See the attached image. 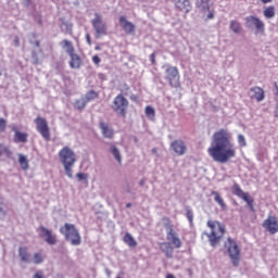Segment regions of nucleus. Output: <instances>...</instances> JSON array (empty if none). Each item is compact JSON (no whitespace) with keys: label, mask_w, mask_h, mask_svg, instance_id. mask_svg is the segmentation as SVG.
Returning <instances> with one entry per match:
<instances>
[{"label":"nucleus","mask_w":278,"mask_h":278,"mask_svg":"<svg viewBox=\"0 0 278 278\" xmlns=\"http://www.w3.org/2000/svg\"><path fill=\"white\" fill-rule=\"evenodd\" d=\"M245 25L247 27H253L254 25L255 29L260 31V34H264L265 31L264 22H262V20L253 15L245 17Z\"/></svg>","instance_id":"nucleus-14"},{"label":"nucleus","mask_w":278,"mask_h":278,"mask_svg":"<svg viewBox=\"0 0 278 278\" xmlns=\"http://www.w3.org/2000/svg\"><path fill=\"white\" fill-rule=\"evenodd\" d=\"M76 177L79 181H88V174L78 173Z\"/></svg>","instance_id":"nucleus-40"},{"label":"nucleus","mask_w":278,"mask_h":278,"mask_svg":"<svg viewBox=\"0 0 278 278\" xmlns=\"http://www.w3.org/2000/svg\"><path fill=\"white\" fill-rule=\"evenodd\" d=\"M237 140L240 147H247V139L243 137V135H238Z\"/></svg>","instance_id":"nucleus-39"},{"label":"nucleus","mask_w":278,"mask_h":278,"mask_svg":"<svg viewBox=\"0 0 278 278\" xmlns=\"http://www.w3.org/2000/svg\"><path fill=\"white\" fill-rule=\"evenodd\" d=\"M174 5L177 12H184V14H188L192 10L190 0H174Z\"/></svg>","instance_id":"nucleus-16"},{"label":"nucleus","mask_w":278,"mask_h":278,"mask_svg":"<svg viewBox=\"0 0 278 278\" xmlns=\"http://www.w3.org/2000/svg\"><path fill=\"white\" fill-rule=\"evenodd\" d=\"M36 47H40V41L35 42Z\"/></svg>","instance_id":"nucleus-51"},{"label":"nucleus","mask_w":278,"mask_h":278,"mask_svg":"<svg viewBox=\"0 0 278 278\" xmlns=\"http://www.w3.org/2000/svg\"><path fill=\"white\" fill-rule=\"evenodd\" d=\"M59 157L64 166L65 174L67 177L72 178L73 167L75 166V162H77V155L75 154V151L68 147H63L59 151Z\"/></svg>","instance_id":"nucleus-2"},{"label":"nucleus","mask_w":278,"mask_h":278,"mask_svg":"<svg viewBox=\"0 0 278 278\" xmlns=\"http://www.w3.org/2000/svg\"><path fill=\"white\" fill-rule=\"evenodd\" d=\"M123 240H124L125 244L130 247V249H134V248L138 247V242H136V239H134L129 232H127L124 236Z\"/></svg>","instance_id":"nucleus-28"},{"label":"nucleus","mask_w":278,"mask_h":278,"mask_svg":"<svg viewBox=\"0 0 278 278\" xmlns=\"http://www.w3.org/2000/svg\"><path fill=\"white\" fill-rule=\"evenodd\" d=\"M18 256L21 262L25 264H31V254L29 253V249L27 247H20Z\"/></svg>","instance_id":"nucleus-20"},{"label":"nucleus","mask_w":278,"mask_h":278,"mask_svg":"<svg viewBox=\"0 0 278 278\" xmlns=\"http://www.w3.org/2000/svg\"><path fill=\"white\" fill-rule=\"evenodd\" d=\"M253 94L251 96V99H255V101H264L265 94L264 89L262 87H253L250 89Z\"/></svg>","instance_id":"nucleus-22"},{"label":"nucleus","mask_w":278,"mask_h":278,"mask_svg":"<svg viewBox=\"0 0 278 278\" xmlns=\"http://www.w3.org/2000/svg\"><path fill=\"white\" fill-rule=\"evenodd\" d=\"M186 216L190 223H192V218H194V215L192 214L191 210H187Z\"/></svg>","instance_id":"nucleus-43"},{"label":"nucleus","mask_w":278,"mask_h":278,"mask_svg":"<svg viewBox=\"0 0 278 278\" xmlns=\"http://www.w3.org/2000/svg\"><path fill=\"white\" fill-rule=\"evenodd\" d=\"M18 162L22 170H29V161L26 155L18 154Z\"/></svg>","instance_id":"nucleus-29"},{"label":"nucleus","mask_w":278,"mask_h":278,"mask_svg":"<svg viewBox=\"0 0 278 278\" xmlns=\"http://www.w3.org/2000/svg\"><path fill=\"white\" fill-rule=\"evenodd\" d=\"M110 152L112 153L116 162H118V164L123 162V157L121 156V151H118V148H116V146H111Z\"/></svg>","instance_id":"nucleus-31"},{"label":"nucleus","mask_w":278,"mask_h":278,"mask_svg":"<svg viewBox=\"0 0 278 278\" xmlns=\"http://www.w3.org/2000/svg\"><path fill=\"white\" fill-rule=\"evenodd\" d=\"M61 29H65V34H70V36H73V24L68 22H63L61 24Z\"/></svg>","instance_id":"nucleus-35"},{"label":"nucleus","mask_w":278,"mask_h":278,"mask_svg":"<svg viewBox=\"0 0 278 278\" xmlns=\"http://www.w3.org/2000/svg\"><path fill=\"white\" fill-rule=\"evenodd\" d=\"M3 75V72L1 71V68H0V77Z\"/></svg>","instance_id":"nucleus-53"},{"label":"nucleus","mask_w":278,"mask_h":278,"mask_svg":"<svg viewBox=\"0 0 278 278\" xmlns=\"http://www.w3.org/2000/svg\"><path fill=\"white\" fill-rule=\"evenodd\" d=\"M212 194L214 197V201L218 203L219 207H222V210H227V204H225V200H223L220 193H218V191H212Z\"/></svg>","instance_id":"nucleus-26"},{"label":"nucleus","mask_w":278,"mask_h":278,"mask_svg":"<svg viewBox=\"0 0 278 278\" xmlns=\"http://www.w3.org/2000/svg\"><path fill=\"white\" fill-rule=\"evenodd\" d=\"M207 154L218 164H227L237 155L236 144L231 132L220 128L213 134L211 146L207 148Z\"/></svg>","instance_id":"nucleus-1"},{"label":"nucleus","mask_w":278,"mask_h":278,"mask_svg":"<svg viewBox=\"0 0 278 278\" xmlns=\"http://www.w3.org/2000/svg\"><path fill=\"white\" fill-rule=\"evenodd\" d=\"M207 227L211 228V233L207 236L211 247H216L223 236H225V226H222L219 222L208 220Z\"/></svg>","instance_id":"nucleus-4"},{"label":"nucleus","mask_w":278,"mask_h":278,"mask_svg":"<svg viewBox=\"0 0 278 278\" xmlns=\"http://www.w3.org/2000/svg\"><path fill=\"white\" fill-rule=\"evenodd\" d=\"M7 126H8V122L3 118H0V131H5Z\"/></svg>","instance_id":"nucleus-41"},{"label":"nucleus","mask_w":278,"mask_h":278,"mask_svg":"<svg viewBox=\"0 0 278 278\" xmlns=\"http://www.w3.org/2000/svg\"><path fill=\"white\" fill-rule=\"evenodd\" d=\"M170 149L178 156L186 155V151H188V147L186 146V142L181 139H176L172 141Z\"/></svg>","instance_id":"nucleus-15"},{"label":"nucleus","mask_w":278,"mask_h":278,"mask_svg":"<svg viewBox=\"0 0 278 278\" xmlns=\"http://www.w3.org/2000/svg\"><path fill=\"white\" fill-rule=\"evenodd\" d=\"M98 98H99V93H97V91H94V90H91L87 93L86 101H87V103H89V101H92Z\"/></svg>","instance_id":"nucleus-37"},{"label":"nucleus","mask_w":278,"mask_h":278,"mask_svg":"<svg viewBox=\"0 0 278 278\" xmlns=\"http://www.w3.org/2000/svg\"><path fill=\"white\" fill-rule=\"evenodd\" d=\"M119 25L122 29L125 31L127 35H131L136 33V25L134 23L127 21V17L122 15L119 17Z\"/></svg>","instance_id":"nucleus-17"},{"label":"nucleus","mask_w":278,"mask_h":278,"mask_svg":"<svg viewBox=\"0 0 278 278\" xmlns=\"http://www.w3.org/2000/svg\"><path fill=\"white\" fill-rule=\"evenodd\" d=\"M12 131H14V136H13V142H15L16 144H18L20 142L22 144H25L29 138V134L27 132H21L18 130V127L13 126L12 127Z\"/></svg>","instance_id":"nucleus-18"},{"label":"nucleus","mask_w":278,"mask_h":278,"mask_svg":"<svg viewBox=\"0 0 278 278\" xmlns=\"http://www.w3.org/2000/svg\"><path fill=\"white\" fill-rule=\"evenodd\" d=\"M150 62H151V64H153V66H155V64H157V61L155 60V52L150 54Z\"/></svg>","instance_id":"nucleus-44"},{"label":"nucleus","mask_w":278,"mask_h":278,"mask_svg":"<svg viewBox=\"0 0 278 278\" xmlns=\"http://www.w3.org/2000/svg\"><path fill=\"white\" fill-rule=\"evenodd\" d=\"M164 220L167 222L165 227L168 229L166 238L168 242H170L169 244H173L174 249H181V244H182L181 239H179V235H177L175 232V229H173V226H170V218L165 217Z\"/></svg>","instance_id":"nucleus-9"},{"label":"nucleus","mask_w":278,"mask_h":278,"mask_svg":"<svg viewBox=\"0 0 278 278\" xmlns=\"http://www.w3.org/2000/svg\"><path fill=\"white\" fill-rule=\"evenodd\" d=\"M230 31L233 34H241L242 33V25L238 21H230Z\"/></svg>","instance_id":"nucleus-30"},{"label":"nucleus","mask_w":278,"mask_h":278,"mask_svg":"<svg viewBox=\"0 0 278 278\" xmlns=\"http://www.w3.org/2000/svg\"><path fill=\"white\" fill-rule=\"evenodd\" d=\"M165 79L170 88H179L181 86L179 81V68H177V66H167L165 70Z\"/></svg>","instance_id":"nucleus-7"},{"label":"nucleus","mask_w":278,"mask_h":278,"mask_svg":"<svg viewBox=\"0 0 278 278\" xmlns=\"http://www.w3.org/2000/svg\"><path fill=\"white\" fill-rule=\"evenodd\" d=\"M243 201H245V203H248L249 208L251 210V212H255V208L253 206L254 200L253 198H251L249 194L247 195V199H243Z\"/></svg>","instance_id":"nucleus-38"},{"label":"nucleus","mask_w":278,"mask_h":278,"mask_svg":"<svg viewBox=\"0 0 278 278\" xmlns=\"http://www.w3.org/2000/svg\"><path fill=\"white\" fill-rule=\"evenodd\" d=\"M232 194H235L236 197H239V199H247V197L249 195V193L244 192L242 190V188L238 185V182H235L232 186Z\"/></svg>","instance_id":"nucleus-24"},{"label":"nucleus","mask_w":278,"mask_h":278,"mask_svg":"<svg viewBox=\"0 0 278 278\" xmlns=\"http://www.w3.org/2000/svg\"><path fill=\"white\" fill-rule=\"evenodd\" d=\"M261 1V3H273V0H260Z\"/></svg>","instance_id":"nucleus-48"},{"label":"nucleus","mask_w":278,"mask_h":278,"mask_svg":"<svg viewBox=\"0 0 278 278\" xmlns=\"http://www.w3.org/2000/svg\"><path fill=\"white\" fill-rule=\"evenodd\" d=\"M146 116L150 119V121H155V109H153V106H146Z\"/></svg>","instance_id":"nucleus-33"},{"label":"nucleus","mask_w":278,"mask_h":278,"mask_svg":"<svg viewBox=\"0 0 278 278\" xmlns=\"http://www.w3.org/2000/svg\"><path fill=\"white\" fill-rule=\"evenodd\" d=\"M92 62L96 64V66H99V64H101V58H99V55H93Z\"/></svg>","instance_id":"nucleus-42"},{"label":"nucleus","mask_w":278,"mask_h":278,"mask_svg":"<svg viewBox=\"0 0 278 278\" xmlns=\"http://www.w3.org/2000/svg\"><path fill=\"white\" fill-rule=\"evenodd\" d=\"M60 233H62L65 240L71 242L73 247H79V244H81V235H79V230H77L74 224H64V226L60 228Z\"/></svg>","instance_id":"nucleus-3"},{"label":"nucleus","mask_w":278,"mask_h":278,"mask_svg":"<svg viewBox=\"0 0 278 278\" xmlns=\"http://www.w3.org/2000/svg\"><path fill=\"white\" fill-rule=\"evenodd\" d=\"M263 227L271 236H275V233H278V219H277V216H273V215L267 216V218L263 222Z\"/></svg>","instance_id":"nucleus-11"},{"label":"nucleus","mask_w":278,"mask_h":278,"mask_svg":"<svg viewBox=\"0 0 278 278\" xmlns=\"http://www.w3.org/2000/svg\"><path fill=\"white\" fill-rule=\"evenodd\" d=\"M86 40H87V45L89 46L92 45V39L90 38V34H86Z\"/></svg>","instance_id":"nucleus-46"},{"label":"nucleus","mask_w":278,"mask_h":278,"mask_svg":"<svg viewBox=\"0 0 278 278\" xmlns=\"http://www.w3.org/2000/svg\"><path fill=\"white\" fill-rule=\"evenodd\" d=\"M91 24L97 36H108V25L103 22V16H101V14L96 13Z\"/></svg>","instance_id":"nucleus-10"},{"label":"nucleus","mask_w":278,"mask_h":278,"mask_svg":"<svg viewBox=\"0 0 278 278\" xmlns=\"http://www.w3.org/2000/svg\"><path fill=\"white\" fill-rule=\"evenodd\" d=\"M166 278H175V275H173V274H167V275H166Z\"/></svg>","instance_id":"nucleus-49"},{"label":"nucleus","mask_w":278,"mask_h":278,"mask_svg":"<svg viewBox=\"0 0 278 278\" xmlns=\"http://www.w3.org/2000/svg\"><path fill=\"white\" fill-rule=\"evenodd\" d=\"M7 214H8V206L5 205L3 198L0 197V218H4Z\"/></svg>","instance_id":"nucleus-34"},{"label":"nucleus","mask_w":278,"mask_h":278,"mask_svg":"<svg viewBox=\"0 0 278 278\" xmlns=\"http://www.w3.org/2000/svg\"><path fill=\"white\" fill-rule=\"evenodd\" d=\"M111 108L113 112L121 114L125 118L127 116V108H129V100L123 93H119L114 98Z\"/></svg>","instance_id":"nucleus-5"},{"label":"nucleus","mask_w":278,"mask_h":278,"mask_svg":"<svg viewBox=\"0 0 278 278\" xmlns=\"http://www.w3.org/2000/svg\"><path fill=\"white\" fill-rule=\"evenodd\" d=\"M161 251L165 253L166 257H173V253L175 251V247L170 244V242L161 243Z\"/></svg>","instance_id":"nucleus-23"},{"label":"nucleus","mask_w":278,"mask_h":278,"mask_svg":"<svg viewBox=\"0 0 278 278\" xmlns=\"http://www.w3.org/2000/svg\"><path fill=\"white\" fill-rule=\"evenodd\" d=\"M39 237L43 238L47 242V244H58V237L53 235V231L51 229L46 228L45 226H40L38 228Z\"/></svg>","instance_id":"nucleus-12"},{"label":"nucleus","mask_w":278,"mask_h":278,"mask_svg":"<svg viewBox=\"0 0 278 278\" xmlns=\"http://www.w3.org/2000/svg\"><path fill=\"white\" fill-rule=\"evenodd\" d=\"M47 260V255L42 251L35 252L33 254L31 262L33 264L40 265Z\"/></svg>","instance_id":"nucleus-25"},{"label":"nucleus","mask_w":278,"mask_h":278,"mask_svg":"<svg viewBox=\"0 0 278 278\" xmlns=\"http://www.w3.org/2000/svg\"><path fill=\"white\" fill-rule=\"evenodd\" d=\"M212 0H198L195 7L202 10V12H208L205 21H212L214 18V8L210 7Z\"/></svg>","instance_id":"nucleus-13"},{"label":"nucleus","mask_w":278,"mask_h":278,"mask_svg":"<svg viewBox=\"0 0 278 278\" xmlns=\"http://www.w3.org/2000/svg\"><path fill=\"white\" fill-rule=\"evenodd\" d=\"M63 49H66V53L71 55V53H75V47L73 46V41H70L68 39H64L61 42Z\"/></svg>","instance_id":"nucleus-27"},{"label":"nucleus","mask_w":278,"mask_h":278,"mask_svg":"<svg viewBox=\"0 0 278 278\" xmlns=\"http://www.w3.org/2000/svg\"><path fill=\"white\" fill-rule=\"evenodd\" d=\"M96 51H101V46H96Z\"/></svg>","instance_id":"nucleus-50"},{"label":"nucleus","mask_w":278,"mask_h":278,"mask_svg":"<svg viewBox=\"0 0 278 278\" xmlns=\"http://www.w3.org/2000/svg\"><path fill=\"white\" fill-rule=\"evenodd\" d=\"M71 60H70V66L72 68H81V56H79V54L72 52L71 54H68Z\"/></svg>","instance_id":"nucleus-21"},{"label":"nucleus","mask_w":278,"mask_h":278,"mask_svg":"<svg viewBox=\"0 0 278 278\" xmlns=\"http://www.w3.org/2000/svg\"><path fill=\"white\" fill-rule=\"evenodd\" d=\"M275 14H276V11H275V7L273 5L265 8L263 11V15L265 16V18H275Z\"/></svg>","instance_id":"nucleus-32"},{"label":"nucleus","mask_w":278,"mask_h":278,"mask_svg":"<svg viewBox=\"0 0 278 278\" xmlns=\"http://www.w3.org/2000/svg\"><path fill=\"white\" fill-rule=\"evenodd\" d=\"M35 125L41 138L49 142V140H51V129L49 128V123L47 122V119L45 117L37 116L35 118Z\"/></svg>","instance_id":"nucleus-8"},{"label":"nucleus","mask_w":278,"mask_h":278,"mask_svg":"<svg viewBox=\"0 0 278 278\" xmlns=\"http://www.w3.org/2000/svg\"><path fill=\"white\" fill-rule=\"evenodd\" d=\"M125 86H126V90H129V87L127 85H125Z\"/></svg>","instance_id":"nucleus-54"},{"label":"nucleus","mask_w":278,"mask_h":278,"mask_svg":"<svg viewBox=\"0 0 278 278\" xmlns=\"http://www.w3.org/2000/svg\"><path fill=\"white\" fill-rule=\"evenodd\" d=\"M88 104V100H76L74 102V108L75 110H84L86 108V105Z\"/></svg>","instance_id":"nucleus-36"},{"label":"nucleus","mask_w":278,"mask_h":278,"mask_svg":"<svg viewBox=\"0 0 278 278\" xmlns=\"http://www.w3.org/2000/svg\"><path fill=\"white\" fill-rule=\"evenodd\" d=\"M225 247L227 248V253L232 265L240 266V247H238V243L233 239L228 238Z\"/></svg>","instance_id":"nucleus-6"},{"label":"nucleus","mask_w":278,"mask_h":278,"mask_svg":"<svg viewBox=\"0 0 278 278\" xmlns=\"http://www.w3.org/2000/svg\"><path fill=\"white\" fill-rule=\"evenodd\" d=\"M27 1V3H30L31 2V0H26Z\"/></svg>","instance_id":"nucleus-55"},{"label":"nucleus","mask_w":278,"mask_h":278,"mask_svg":"<svg viewBox=\"0 0 278 278\" xmlns=\"http://www.w3.org/2000/svg\"><path fill=\"white\" fill-rule=\"evenodd\" d=\"M126 207H127V208L131 207V203H127V204H126Z\"/></svg>","instance_id":"nucleus-52"},{"label":"nucleus","mask_w":278,"mask_h":278,"mask_svg":"<svg viewBox=\"0 0 278 278\" xmlns=\"http://www.w3.org/2000/svg\"><path fill=\"white\" fill-rule=\"evenodd\" d=\"M33 278H45V275H42V271H36Z\"/></svg>","instance_id":"nucleus-45"},{"label":"nucleus","mask_w":278,"mask_h":278,"mask_svg":"<svg viewBox=\"0 0 278 278\" xmlns=\"http://www.w3.org/2000/svg\"><path fill=\"white\" fill-rule=\"evenodd\" d=\"M99 127L104 138H108L109 140H112L114 138V129L111 128L110 124L105 122H100Z\"/></svg>","instance_id":"nucleus-19"},{"label":"nucleus","mask_w":278,"mask_h":278,"mask_svg":"<svg viewBox=\"0 0 278 278\" xmlns=\"http://www.w3.org/2000/svg\"><path fill=\"white\" fill-rule=\"evenodd\" d=\"M3 151H8V148H5L3 144H0V157L3 155Z\"/></svg>","instance_id":"nucleus-47"}]
</instances>
